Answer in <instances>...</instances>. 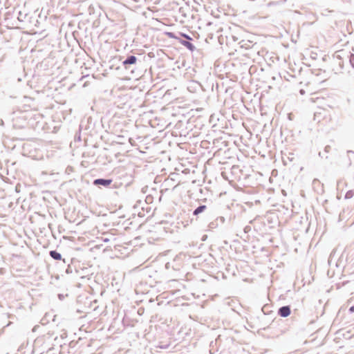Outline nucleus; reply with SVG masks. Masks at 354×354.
I'll use <instances>...</instances> for the list:
<instances>
[{"label":"nucleus","mask_w":354,"mask_h":354,"mask_svg":"<svg viewBox=\"0 0 354 354\" xmlns=\"http://www.w3.org/2000/svg\"><path fill=\"white\" fill-rule=\"evenodd\" d=\"M290 314V308L289 306H283L279 310V315L283 317H286Z\"/></svg>","instance_id":"1"},{"label":"nucleus","mask_w":354,"mask_h":354,"mask_svg":"<svg viewBox=\"0 0 354 354\" xmlns=\"http://www.w3.org/2000/svg\"><path fill=\"white\" fill-rule=\"evenodd\" d=\"M111 180H104L102 178H97L94 181V184L96 185H102L103 186H108L110 185Z\"/></svg>","instance_id":"2"},{"label":"nucleus","mask_w":354,"mask_h":354,"mask_svg":"<svg viewBox=\"0 0 354 354\" xmlns=\"http://www.w3.org/2000/svg\"><path fill=\"white\" fill-rule=\"evenodd\" d=\"M136 60L137 59L135 56H130L123 62V65L126 66L128 64H133L136 62Z\"/></svg>","instance_id":"3"},{"label":"nucleus","mask_w":354,"mask_h":354,"mask_svg":"<svg viewBox=\"0 0 354 354\" xmlns=\"http://www.w3.org/2000/svg\"><path fill=\"white\" fill-rule=\"evenodd\" d=\"M50 255L52 258H53L55 260H61L62 259L61 254L55 250L50 251Z\"/></svg>","instance_id":"4"},{"label":"nucleus","mask_w":354,"mask_h":354,"mask_svg":"<svg viewBox=\"0 0 354 354\" xmlns=\"http://www.w3.org/2000/svg\"><path fill=\"white\" fill-rule=\"evenodd\" d=\"M181 44H182L184 46L187 47L188 49H189V50H192V51H193V50H194V46L192 43H190V42H189V41H181Z\"/></svg>","instance_id":"5"},{"label":"nucleus","mask_w":354,"mask_h":354,"mask_svg":"<svg viewBox=\"0 0 354 354\" xmlns=\"http://www.w3.org/2000/svg\"><path fill=\"white\" fill-rule=\"evenodd\" d=\"M206 209V206L205 205H201V206H199L198 207H197L194 212V215H198V214L203 212L205 209Z\"/></svg>","instance_id":"6"},{"label":"nucleus","mask_w":354,"mask_h":354,"mask_svg":"<svg viewBox=\"0 0 354 354\" xmlns=\"http://www.w3.org/2000/svg\"><path fill=\"white\" fill-rule=\"evenodd\" d=\"M166 35L169 37V38H174L176 39V37L174 35V33L172 32H166Z\"/></svg>","instance_id":"7"},{"label":"nucleus","mask_w":354,"mask_h":354,"mask_svg":"<svg viewBox=\"0 0 354 354\" xmlns=\"http://www.w3.org/2000/svg\"><path fill=\"white\" fill-rule=\"evenodd\" d=\"M181 36L183 37L184 38H186V39H189V40L192 39V38L189 35H187L186 34L181 33Z\"/></svg>","instance_id":"8"},{"label":"nucleus","mask_w":354,"mask_h":354,"mask_svg":"<svg viewBox=\"0 0 354 354\" xmlns=\"http://www.w3.org/2000/svg\"><path fill=\"white\" fill-rule=\"evenodd\" d=\"M350 311H351V312H354V306H351V307L350 308Z\"/></svg>","instance_id":"9"}]
</instances>
